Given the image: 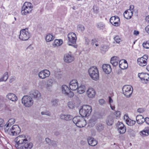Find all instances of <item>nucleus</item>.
I'll return each instance as SVG.
<instances>
[{"instance_id": "obj_29", "label": "nucleus", "mask_w": 149, "mask_h": 149, "mask_svg": "<svg viewBox=\"0 0 149 149\" xmlns=\"http://www.w3.org/2000/svg\"><path fill=\"white\" fill-rule=\"evenodd\" d=\"M118 57L116 56L113 57L111 58L110 62L113 65L116 66L118 65L119 61V60H118Z\"/></svg>"}, {"instance_id": "obj_51", "label": "nucleus", "mask_w": 149, "mask_h": 149, "mask_svg": "<svg viewBox=\"0 0 149 149\" xmlns=\"http://www.w3.org/2000/svg\"><path fill=\"white\" fill-rule=\"evenodd\" d=\"M99 103L101 105H102L104 104L105 103V101L104 100L101 99H100L99 101Z\"/></svg>"}, {"instance_id": "obj_50", "label": "nucleus", "mask_w": 149, "mask_h": 149, "mask_svg": "<svg viewBox=\"0 0 149 149\" xmlns=\"http://www.w3.org/2000/svg\"><path fill=\"white\" fill-rule=\"evenodd\" d=\"M4 125V120L3 119L0 118V127H2Z\"/></svg>"}, {"instance_id": "obj_6", "label": "nucleus", "mask_w": 149, "mask_h": 149, "mask_svg": "<svg viewBox=\"0 0 149 149\" xmlns=\"http://www.w3.org/2000/svg\"><path fill=\"white\" fill-rule=\"evenodd\" d=\"M73 122L79 127H84L86 125V122L82 117L77 116L73 118Z\"/></svg>"}, {"instance_id": "obj_16", "label": "nucleus", "mask_w": 149, "mask_h": 149, "mask_svg": "<svg viewBox=\"0 0 149 149\" xmlns=\"http://www.w3.org/2000/svg\"><path fill=\"white\" fill-rule=\"evenodd\" d=\"M29 95L31 96V97L37 99H40L41 96L40 92L37 90H33L31 91L29 93Z\"/></svg>"}, {"instance_id": "obj_5", "label": "nucleus", "mask_w": 149, "mask_h": 149, "mask_svg": "<svg viewBox=\"0 0 149 149\" xmlns=\"http://www.w3.org/2000/svg\"><path fill=\"white\" fill-rule=\"evenodd\" d=\"M6 132L11 136H15L19 134L21 130L19 126L17 125H13L10 129L7 127L4 128Z\"/></svg>"}, {"instance_id": "obj_38", "label": "nucleus", "mask_w": 149, "mask_h": 149, "mask_svg": "<svg viewBox=\"0 0 149 149\" xmlns=\"http://www.w3.org/2000/svg\"><path fill=\"white\" fill-rule=\"evenodd\" d=\"M105 25L102 22H100L97 24V27L100 30H103L105 28Z\"/></svg>"}, {"instance_id": "obj_9", "label": "nucleus", "mask_w": 149, "mask_h": 149, "mask_svg": "<svg viewBox=\"0 0 149 149\" xmlns=\"http://www.w3.org/2000/svg\"><path fill=\"white\" fill-rule=\"evenodd\" d=\"M68 43L69 45L74 47L73 45L76 43L77 40V37L76 34L73 32H70L68 35Z\"/></svg>"}, {"instance_id": "obj_61", "label": "nucleus", "mask_w": 149, "mask_h": 149, "mask_svg": "<svg viewBox=\"0 0 149 149\" xmlns=\"http://www.w3.org/2000/svg\"><path fill=\"white\" fill-rule=\"evenodd\" d=\"M134 6L133 5H131L130 6V9L128 10H132L133 11V10L134 9Z\"/></svg>"}, {"instance_id": "obj_57", "label": "nucleus", "mask_w": 149, "mask_h": 149, "mask_svg": "<svg viewBox=\"0 0 149 149\" xmlns=\"http://www.w3.org/2000/svg\"><path fill=\"white\" fill-rule=\"evenodd\" d=\"M145 30L149 34V25L147 26Z\"/></svg>"}, {"instance_id": "obj_44", "label": "nucleus", "mask_w": 149, "mask_h": 149, "mask_svg": "<svg viewBox=\"0 0 149 149\" xmlns=\"http://www.w3.org/2000/svg\"><path fill=\"white\" fill-rule=\"evenodd\" d=\"M42 115H45L48 116H51V113L49 111L47 110H45L41 112Z\"/></svg>"}, {"instance_id": "obj_20", "label": "nucleus", "mask_w": 149, "mask_h": 149, "mask_svg": "<svg viewBox=\"0 0 149 149\" xmlns=\"http://www.w3.org/2000/svg\"><path fill=\"white\" fill-rule=\"evenodd\" d=\"M118 132L120 134H123L125 132L126 127L122 122H118Z\"/></svg>"}, {"instance_id": "obj_14", "label": "nucleus", "mask_w": 149, "mask_h": 149, "mask_svg": "<svg viewBox=\"0 0 149 149\" xmlns=\"http://www.w3.org/2000/svg\"><path fill=\"white\" fill-rule=\"evenodd\" d=\"M110 21L111 23L115 26H117L120 25V19L117 16L112 17Z\"/></svg>"}, {"instance_id": "obj_56", "label": "nucleus", "mask_w": 149, "mask_h": 149, "mask_svg": "<svg viewBox=\"0 0 149 149\" xmlns=\"http://www.w3.org/2000/svg\"><path fill=\"white\" fill-rule=\"evenodd\" d=\"M145 121L148 124H149V118L148 117H146L144 118Z\"/></svg>"}, {"instance_id": "obj_24", "label": "nucleus", "mask_w": 149, "mask_h": 149, "mask_svg": "<svg viewBox=\"0 0 149 149\" xmlns=\"http://www.w3.org/2000/svg\"><path fill=\"white\" fill-rule=\"evenodd\" d=\"M119 67L122 69H125L127 68L128 64L126 60H121L119 61Z\"/></svg>"}, {"instance_id": "obj_34", "label": "nucleus", "mask_w": 149, "mask_h": 149, "mask_svg": "<svg viewBox=\"0 0 149 149\" xmlns=\"http://www.w3.org/2000/svg\"><path fill=\"white\" fill-rule=\"evenodd\" d=\"M140 134L143 136H148L149 134V128L146 127L143 130L140 132Z\"/></svg>"}, {"instance_id": "obj_46", "label": "nucleus", "mask_w": 149, "mask_h": 149, "mask_svg": "<svg viewBox=\"0 0 149 149\" xmlns=\"http://www.w3.org/2000/svg\"><path fill=\"white\" fill-rule=\"evenodd\" d=\"M143 47L146 48H149V42H144L143 44Z\"/></svg>"}, {"instance_id": "obj_52", "label": "nucleus", "mask_w": 149, "mask_h": 149, "mask_svg": "<svg viewBox=\"0 0 149 149\" xmlns=\"http://www.w3.org/2000/svg\"><path fill=\"white\" fill-rule=\"evenodd\" d=\"M137 112L139 113H142L143 112L145 111V109L142 108H139L137 109Z\"/></svg>"}, {"instance_id": "obj_42", "label": "nucleus", "mask_w": 149, "mask_h": 149, "mask_svg": "<svg viewBox=\"0 0 149 149\" xmlns=\"http://www.w3.org/2000/svg\"><path fill=\"white\" fill-rule=\"evenodd\" d=\"M68 107L71 109H73L74 107V105L72 102L69 101L68 103Z\"/></svg>"}, {"instance_id": "obj_3", "label": "nucleus", "mask_w": 149, "mask_h": 149, "mask_svg": "<svg viewBox=\"0 0 149 149\" xmlns=\"http://www.w3.org/2000/svg\"><path fill=\"white\" fill-rule=\"evenodd\" d=\"M88 74L93 80L97 81L99 79V72L97 68L95 66L91 67L88 70Z\"/></svg>"}, {"instance_id": "obj_28", "label": "nucleus", "mask_w": 149, "mask_h": 149, "mask_svg": "<svg viewBox=\"0 0 149 149\" xmlns=\"http://www.w3.org/2000/svg\"><path fill=\"white\" fill-rule=\"evenodd\" d=\"M88 141L89 145L92 146H95L97 143V141L93 138H89Z\"/></svg>"}, {"instance_id": "obj_17", "label": "nucleus", "mask_w": 149, "mask_h": 149, "mask_svg": "<svg viewBox=\"0 0 149 149\" xmlns=\"http://www.w3.org/2000/svg\"><path fill=\"white\" fill-rule=\"evenodd\" d=\"M74 59V56L71 53L66 54L64 56V60L65 62L71 63L73 61Z\"/></svg>"}, {"instance_id": "obj_39", "label": "nucleus", "mask_w": 149, "mask_h": 149, "mask_svg": "<svg viewBox=\"0 0 149 149\" xmlns=\"http://www.w3.org/2000/svg\"><path fill=\"white\" fill-rule=\"evenodd\" d=\"M126 123L128 125L131 126L134 125L135 124L136 121L130 119L128 120L127 121Z\"/></svg>"}, {"instance_id": "obj_55", "label": "nucleus", "mask_w": 149, "mask_h": 149, "mask_svg": "<svg viewBox=\"0 0 149 149\" xmlns=\"http://www.w3.org/2000/svg\"><path fill=\"white\" fill-rule=\"evenodd\" d=\"M97 40L95 39H94L92 40L91 43L93 45L94 44L97 43Z\"/></svg>"}, {"instance_id": "obj_60", "label": "nucleus", "mask_w": 149, "mask_h": 149, "mask_svg": "<svg viewBox=\"0 0 149 149\" xmlns=\"http://www.w3.org/2000/svg\"><path fill=\"white\" fill-rule=\"evenodd\" d=\"M113 102V100L110 97H109V102L110 104H111V103H112Z\"/></svg>"}, {"instance_id": "obj_21", "label": "nucleus", "mask_w": 149, "mask_h": 149, "mask_svg": "<svg viewBox=\"0 0 149 149\" xmlns=\"http://www.w3.org/2000/svg\"><path fill=\"white\" fill-rule=\"evenodd\" d=\"M138 76L142 80H146L147 81L149 80V74L147 73H139Z\"/></svg>"}, {"instance_id": "obj_54", "label": "nucleus", "mask_w": 149, "mask_h": 149, "mask_svg": "<svg viewBox=\"0 0 149 149\" xmlns=\"http://www.w3.org/2000/svg\"><path fill=\"white\" fill-rule=\"evenodd\" d=\"M45 141L48 144H50L51 143V140L48 138H47L45 139Z\"/></svg>"}, {"instance_id": "obj_43", "label": "nucleus", "mask_w": 149, "mask_h": 149, "mask_svg": "<svg viewBox=\"0 0 149 149\" xmlns=\"http://www.w3.org/2000/svg\"><path fill=\"white\" fill-rule=\"evenodd\" d=\"M113 121L111 118H108L107 121V123L108 125H112L113 123Z\"/></svg>"}, {"instance_id": "obj_4", "label": "nucleus", "mask_w": 149, "mask_h": 149, "mask_svg": "<svg viewBox=\"0 0 149 149\" xmlns=\"http://www.w3.org/2000/svg\"><path fill=\"white\" fill-rule=\"evenodd\" d=\"M27 140L24 135L22 134L19 136L15 139V146L17 149H20L21 146L23 145L25 142H26Z\"/></svg>"}, {"instance_id": "obj_31", "label": "nucleus", "mask_w": 149, "mask_h": 149, "mask_svg": "<svg viewBox=\"0 0 149 149\" xmlns=\"http://www.w3.org/2000/svg\"><path fill=\"white\" fill-rule=\"evenodd\" d=\"M54 38V36L52 34L48 33L46 35L45 40L47 42H49L52 41Z\"/></svg>"}, {"instance_id": "obj_15", "label": "nucleus", "mask_w": 149, "mask_h": 149, "mask_svg": "<svg viewBox=\"0 0 149 149\" xmlns=\"http://www.w3.org/2000/svg\"><path fill=\"white\" fill-rule=\"evenodd\" d=\"M78 87L77 81L76 79L72 80L69 84V87L70 89L73 91H75Z\"/></svg>"}, {"instance_id": "obj_64", "label": "nucleus", "mask_w": 149, "mask_h": 149, "mask_svg": "<svg viewBox=\"0 0 149 149\" xmlns=\"http://www.w3.org/2000/svg\"><path fill=\"white\" fill-rule=\"evenodd\" d=\"M110 106L111 108V109L113 110H114L115 109V107L114 106H112L111 104H110Z\"/></svg>"}, {"instance_id": "obj_30", "label": "nucleus", "mask_w": 149, "mask_h": 149, "mask_svg": "<svg viewBox=\"0 0 149 149\" xmlns=\"http://www.w3.org/2000/svg\"><path fill=\"white\" fill-rule=\"evenodd\" d=\"M136 119L137 123L139 124L143 123L145 122L144 118L141 115H138L136 117Z\"/></svg>"}, {"instance_id": "obj_7", "label": "nucleus", "mask_w": 149, "mask_h": 149, "mask_svg": "<svg viewBox=\"0 0 149 149\" xmlns=\"http://www.w3.org/2000/svg\"><path fill=\"white\" fill-rule=\"evenodd\" d=\"M31 34L28 30L27 29H22L20 31L19 38L21 40L26 41L28 40L30 37Z\"/></svg>"}, {"instance_id": "obj_40", "label": "nucleus", "mask_w": 149, "mask_h": 149, "mask_svg": "<svg viewBox=\"0 0 149 149\" xmlns=\"http://www.w3.org/2000/svg\"><path fill=\"white\" fill-rule=\"evenodd\" d=\"M96 129L98 131L101 132L104 129L103 125L101 124H99L97 125Z\"/></svg>"}, {"instance_id": "obj_11", "label": "nucleus", "mask_w": 149, "mask_h": 149, "mask_svg": "<svg viewBox=\"0 0 149 149\" xmlns=\"http://www.w3.org/2000/svg\"><path fill=\"white\" fill-rule=\"evenodd\" d=\"M62 92L63 94L68 95V97H72L74 94L73 92L70 91L68 87L65 85H63L61 87Z\"/></svg>"}, {"instance_id": "obj_36", "label": "nucleus", "mask_w": 149, "mask_h": 149, "mask_svg": "<svg viewBox=\"0 0 149 149\" xmlns=\"http://www.w3.org/2000/svg\"><path fill=\"white\" fill-rule=\"evenodd\" d=\"M15 122V119L13 118H11L9 120L7 124L5 126V127L8 128L10 127L12 125H13Z\"/></svg>"}, {"instance_id": "obj_58", "label": "nucleus", "mask_w": 149, "mask_h": 149, "mask_svg": "<svg viewBox=\"0 0 149 149\" xmlns=\"http://www.w3.org/2000/svg\"><path fill=\"white\" fill-rule=\"evenodd\" d=\"M15 80V79L14 77H11L10 78V79L9 82L10 83H11L13 82Z\"/></svg>"}, {"instance_id": "obj_33", "label": "nucleus", "mask_w": 149, "mask_h": 149, "mask_svg": "<svg viewBox=\"0 0 149 149\" xmlns=\"http://www.w3.org/2000/svg\"><path fill=\"white\" fill-rule=\"evenodd\" d=\"M63 43L62 40L61 39H55L53 44V45L54 47H58L61 46Z\"/></svg>"}, {"instance_id": "obj_8", "label": "nucleus", "mask_w": 149, "mask_h": 149, "mask_svg": "<svg viewBox=\"0 0 149 149\" xmlns=\"http://www.w3.org/2000/svg\"><path fill=\"white\" fill-rule=\"evenodd\" d=\"M22 103L26 107H30L33 104L32 98L29 96H24L22 99Z\"/></svg>"}, {"instance_id": "obj_13", "label": "nucleus", "mask_w": 149, "mask_h": 149, "mask_svg": "<svg viewBox=\"0 0 149 149\" xmlns=\"http://www.w3.org/2000/svg\"><path fill=\"white\" fill-rule=\"evenodd\" d=\"M148 58V56L145 55L143 57L138 58L137 59L138 63L141 66L143 67L146 66L147 64Z\"/></svg>"}, {"instance_id": "obj_49", "label": "nucleus", "mask_w": 149, "mask_h": 149, "mask_svg": "<svg viewBox=\"0 0 149 149\" xmlns=\"http://www.w3.org/2000/svg\"><path fill=\"white\" fill-rule=\"evenodd\" d=\"M94 13H97L99 12V8L96 6H93V8Z\"/></svg>"}, {"instance_id": "obj_63", "label": "nucleus", "mask_w": 149, "mask_h": 149, "mask_svg": "<svg viewBox=\"0 0 149 149\" xmlns=\"http://www.w3.org/2000/svg\"><path fill=\"white\" fill-rule=\"evenodd\" d=\"M145 19L146 22H149V15L146 17Z\"/></svg>"}, {"instance_id": "obj_22", "label": "nucleus", "mask_w": 149, "mask_h": 149, "mask_svg": "<svg viewBox=\"0 0 149 149\" xmlns=\"http://www.w3.org/2000/svg\"><path fill=\"white\" fill-rule=\"evenodd\" d=\"M102 68L104 72L107 74H109L111 71V66L109 64H104L102 65Z\"/></svg>"}, {"instance_id": "obj_62", "label": "nucleus", "mask_w": 149, "mask_h": 149, "mask_svg": "<svg viewBox=\"0 0 149 149\" xmlns=\"http://www.w3.org/2000/svg\"><path fill=\"white\" fill-rule=\"evenodd\" d=\"M86 44L87 45H88L90 43V40L88 39H86Z\"/></svg>"}, {"instance_id": "obj_25", "label": "nucleus", "mask_w": 149, "mask_h": 149, "mask_svg": "<svg viewBox=\"0 0 149 149\" xmlns=\"http://www.w3.org/2000/svg\"><path fill=\"white\" fill-rule=\"evenodd\" d=\"M133 11L131 10H126L124 13V16L125 18L127 19H130L133 14Z\"/></svg>"}, {"instance_id": "obj_1", "label": "nucleus", "mask_w": 149, "mask_h": 149, "mask_svg": "<svg viewBox=\"0 0 149 149\" xmlns=\"http://www.w3.org/2000/svg\"><path fill=\"white\" fill-rule=\"evenodd\" d=\"M33 10L32 4L29 2H25L22 7L21 13L23 15H25L31 13Z\"/></svg>"}, {"instance_id": "obj_47", "label": "nucleus", "mask_w": 149, "mask_h": 149, "mask_svg": "<svg viewBox=\"0 0 149 149\" xmlns=\"http://www.w3.org/2000/svg\"><path fill=\"white\" fill-rule=\"evenodd\" d=\"M114 115L116 116L117 118H119L121 115V113L119 111H116L115 112Z\"/></svg>"}, {"instance_id": "obj_53", "label": "nucleus", "mask_w": 149, "mask_h": 149, "mask_svg": "<svg viewBox=\"0 0 149 149\" xmlns=\"http://www.w3.org/2000/svg\"><path fill=\"white\" fill-rule=\"evenodd\" d=\"M124 119L125 120L126 123L130 119L128 117V115L125 114L124 115Z\"/></svg>"}, {"instance_id": "obj_48", "label": "nucleus", "mask_w": 149, "mask_h": 149, "mask_svg": "<svg viewBox=\"0 0 149 149\" xmlns=\"http://www.w3.org/2000/svg\"><path fill=\"white\" fill-rule=\"evenodd\" d=\"M108 49V47L107 46L102 45L100 48L101 50L103 51H107Z\"/></svg>"}, {"instance_id": "obj_37", "label": "nucleus", "mask_w": 149, "mask_h": 149, "mask_svg": "<svg viewBox=\"0 0 149 149\" xmlns=\"http://www.w3.org/2000/svg\"><path fill=\"white\" fill-rule=\"evenodd\" d=\"M8 78V73L7 72L4 73L3 76L0 78V82L4 81H6Z\"/></svg>"}, {"instance_id": "obj_2", "label": "nucleus", "mask_w": 149, "mask_h": 149, "mask_svg": "<svg viewBox=\"0 0 149 149\" xmlns=\"http://www.w3.org/2000/svg\"><path fill=\"white\" fill-rule=\"evenodd\" d=\"M92 111L91 107L88 105H83L79 110L80 114L83 117L89 116Z\"/></svg>"}, {"instance_id": "obj_18", "label": "nucleus", "mask_w": 149, "mask_h": 149, "mask_svg": "<svg viewBox=\"0 0 149 149\" xmlns=\"http://www.w3.org/2000/svg\"><path fill=\"white\" fill-rule=\"evenodd\" d=\"M6 98L8 100L13 102H15L18 100V98L16 95L12 93H8L6 96Z\"/></svg>"}, {"instance_id": "obj_26", "label": "nucleus", "mask_w": 149, "mask_h": 149, "mask_svg": "<svg viewBox=\"0 0 149 149\" xmlns=\"http://www.w3.org/2000/svg\"><path fill=\"white\" fill-rule=\"evenodd\" d=\"M61 119L65 120H72L73 118L72 116L69 114H61L60 116Z\"/></svg>"}, {"instance_id": "obj_27", "label": "nucleus", "mask_w": 149, "mask_h": 149, "mask_svg": "<svg viewBox=\"0 0 149 149\" xmlns=\"http://www.w3.org/2000/svg\"><path fill=\"white\" fill-rule=\"evenodd\" d=\"M53 82V81L51 79H48L47 81L46 89L48 91H50Z\"/></svg>"}, {"instance_id": "obj_59", "label": "nucleus", "mask_w": 149, "mask_h": 149, "mask_svg": "<svg viewBox=\"0 0 149 149\" xmlns=\"http://www.w3.org/2000/svg\"><path fill=\"white\" fill-rule=\"evenodd\" d=\"M139 33V32L138 31L135 30L134 31V34L135 36H137Z\"/></svg>"}, {"instance_id": "obj_41", "label": "nucleus", "mask_w": 149, "mask_h": 149, "mask_svg": "<svg viewBox=\"0 0 149 149\" xmlns=\"http://www.w3.org/2000/svg\"><path fill=\"white\" fill-rule=\"evenodd\" d=\"M77 29L79 31H83L85 30V28L82 25L79 24L77 26Z\"/></svg>"}, {"instance_id": "obj_32", "label": "nucleus", "mask_w": 149, "mask_h": 149, "mask_svg": "<svg viewBox=\"0 0 149 149\" xmlns=\"http://www.w3.org/2000/svg\"><path fill=\"white\" fill-rule=\"evenodd\" d=\"M50 104L52 106L57 107L59 104V100L57 99H53L51 100Z\"/></svg>"}, {"instance_id": "obj_19", "label": "nucleus", "mask_w": 149, "mask_h": 149, "mask_svg": "<svg viewBox=\"0 0 149 149\" xmlns=\"http://www.w3.org/2000/svg\"><path fill=\"white\" fill-rule=\"evenodd\" d=\"M86 94L88 97L93 98L95 95V92L93 88H89L86 91Z\"/></svg>"}, {"instance_id": "obj_35", "label": "nucleus", "mask_w": 149, "mask_h": 149, "mask_svg": "<svg viewBox=\"0 0 149 149\" xmlns=\"http://www.w3.org/2000/svg\"><path fill=\"white\" fill-rule=\"evenodd\" d=\"M77 89L78 92L80 94H81L85 92L86 87L84 85H81L78 86Z\"/></svg>"}, {"instance_id": "obj_45", "label": "nucleus", "mask_w": 149, "mask_h": 149, "mask_svg": "<svg viewBox=\"0 0 149 149\" xmlns=\"http://www.w3.org/2000/svg\"><path fill=\"white\" fill-rule=\"evenodd\" d=\"M114 39L117 43H119L121 41V40L118 36H116Z\"/></svg>"}, {"instance_id": "obj_12", "label": "nucleus", "mask_w": 149, "mask_h": 149, "mask_svg": "<svg viewBox=\"0 0 149 149\" xmlns=\"http://www.w3.org/2000/svg\"><path fill=\"white\" fill-rule=\"evenodd\" d=\"M50 74L49 70L45 69L40 71L38 74L39 78L42 79H44L48 77Z\"/></svg>"}, {"instance_id": "obj_23", "label": "nucleus", "mask_w": 149, "mask_h": 149, "mask_svg": "<svg viewBox=\"0 0 149 149\" xmlns=\"http://www.w3.org/2000/svg\"><path fill=\"white\" fill-rule=\"evenodd\" d=\"M33 145L32 143H29L28 141L25 142L21 146V148L18 149H31L33 147Z\"/></svg>"}, {"instance_id": "obj_10", "label": "nucleus", "mask_w": 149, "mask_h": 149, "mask_svg": "<svg viewBox=\"0 0 149 149\" xmlns=\"http://www.w3.org/2000/svg\"><path fill=\"white\" fill-rule=\"evenodd\" d=\"M133 91V88L130 85H125L123 88V93L127 97H130L131 96Z\"/></svg>"}]
</instances>
